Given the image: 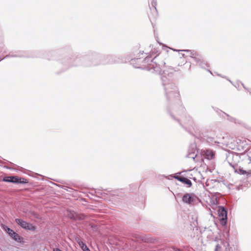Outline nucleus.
Masks as SVG:
<instances>
[{"instance_id": "f257e3e1", "label": "nucleus", "mask_w": 251, "mask_h": 251, "mask_svg": "<svg viewBox=\"0 0 251 251\" xmlns=\"http://www.w3.org/2000/svg\"><path fill=\"white\" fill-rule=\"evenodd\" d=\"M0 225H1L2 229L10 236V237L15 241L22 243L23 242V238L21 237L18 233L15 232L13 230L11 229L7 226L1 223L0 221Z\"/></svg>"}, {"instance_id": "f03ea898", "label": "nucleus", "mask_w": 251, "mask_h": 251, "mask_svg": "<svg viewBox=\"0 0 251 251\" xmlns=\"http://www.w3.org/2000/svg\"><path fill=\"white\" fill-rule=\"evenodd\" d=\"M3 181L14 183H27L28 182L26 179L18 176H5L3 178Z\"/></svg>"}, {"instance_id": "7ed1b4c3", "label": "nucleus", "mask_w": 251, "mask_h": 251, "mask_svg": "<svg viewBox=\"0 0 251 251\" xmlns=\"http://www.w3.org/2000/svg\"><path fill=\"white\" fill-rule=\"evenodd\" d=\"M66 217L71 219H74L75 220H82L85 218V217L83 214H76L74 211L70 210H67L65 214Z\"/></svg>"}, {"instance_id": "20e7f679", "label": "nucleus", "mask_w": 251, "mask_h": 251, "mask_svg": "<svg viewBox=\"0 0 251 251\" xmlns=\"http://www.w3.org/2000/svg\"><path fill=\"white\" fill-rule=\"evenodd\" d=\"M130 237L132 240L135 242H148V239L145 236L138 234V233H132L130 235Z\"/></svg>"}, {"instance_id": "39448f33", "label": "nucleus", "mask_w": 251, "mask_h": 251, "mask_svg": "<svg viewBox=\"0 0 251 251\" xmlns=\"http://www.w3.org/2000/svg\"><path fill=\"white\" fill-rule=\"evenodd\" d=\"M18 224L24 228L30 230H34L35 227L32 224L28 223L26 221H18Z\"/></svg>"}, {"instance_id": "423d86ee", "label": "nucleus", "mask_w": 251, "mask_h": 251, "mask_svg": "<svg viewBox=\"0 0 251 251\" xmlns=\"http://www.w3.org/2000/svg\"><path fill=\"white\" fill-rule=\"evenodd\" d=\"M218 213L219 216V220H227V211L222 206L218 207Z\"/></svg>"}, {"instance_id": "0eeeda50", "label": "nucleus", "mask_w": 251, "mask_h": 251, "mask_svg": "<svg viewBox=\"0 0 251 251\" xmlns=\"http://www.w3.org/2000/svg\"><path fill=\"white\" fill-rule=\"evenodd\" d=\"M218 227L221 226L225 231H228L227 221H213Z\"/></svg>"}, {"instance_id": "6e6552de", "label": "nucleus", "mask_w": 251, "mask_h": 251, "mask_svg": "<svg viewBox=\"0 0 251 251\" xmlns=\"http://www.w3.org/2000/svg\"><path fill=\"white\" fill-rule=\"evenodd\" d=\"M191 56L193 58H194L195 59V60L196 61V62L200 65L203 62V59L197 52H195V51L192 52Z\"/></svg>"}, {"instance_id": "1a4fd4ad", "label": "nucleus", "mask_w": 251, "mask_h": 251, "mask_svg": "<svg viewBox=\"0 0 251 251\" xmlns=\"http://www.w3.org/2000/svg\"><path fill=\"white\" fill-rule=\"evenodd\" d=\"M203 155L208 160H211L214 158L215 153L212 150H207L203 151Z\"/></svg>"}, {"instance_id": "9d476101", "label": "nucleus", "mask_w": 251, "mask_h": 251, "mask_svg": "<svg viewBox=\"0 0 251 251\" xmlns=\"http://www.w3.org/2000/svg\"><path fill=\"white\" fill-rule=\"evenodd\" d=\"M182 201L188 204H191L194 201V198L189 194H185L183 198Z\"/></svg>"}, {"instance_id": "9b49d317", "label": "nucleus", "mask_w": 251, "mask_h": 251, "mask_svg": "<svg viewBox=\"0 0 251 251\" xmlns=\"http://www.w3.org/2000/svg\"><path fill=\"white\" fill-rule=\"evenodd\" d=\"M175 178L177 179L178 180L180 181V182H182L188 185L189 186H191L192 185V182L191 180L186 177L176 176H175Z\"/></svg>"}, {"instance_id": "f8f14e48", "label": "nucleus", "mask_w": 251, "mask_h": 251, "mask_svg": "<svg viewBox=\"0 0 251 251\" xmlns=\"http://www.w3.org/2000/svg\"><path fill=\"white\" fill-rule=\"evenodd\" d=\"M76 241L77 243L79 245L80 247L83 251H85V250L86 251L88 249H89L86 245L84 243H83L80 239H77Z\"/></svg>"}, {"instance_id": "ddd939ff", "label": "nucleus", "mask_w": 251, "mask_h": 251, "mask_svg": "<svg viewBox=\"0 0 251 251\" xmlns=\"http://www.w3.org/2000/svg\"><path fill=\"white\" fill-rule=\"evenodd\" d=\"M224 246L226 247L225 251H230L231 247H229V244L228 242L225 243Z\"/></svg>"}, {"instance_id": "4468645a", "label": "nucleus", "mask_w": 251, "mask_h": 251, "mask_svg": "<svg viewBox=\"0 0 251 251\" xmlns=\"http://www.w3.org/2000/svg\"><path fill=\"white\" fill-rule=\"evenodd\" d=\"M240 172L242 174H250L251 173V169H249L248 170H243L242 169H240Z\"/></svg>"}, {"instance_id": "2eb2a0df", "label": "nucleus", "mask_w": 251, "mask_h": 251, "mask_svg": "<svg viewBox=\"0 0 251 251\" xmlns=\"http://www.w3.org/2000/svg\"><path fill=\"white\" fill-rule=\"evenodd\" d=\"M220 249H221V246L219 244H217L216 246V247L215 249V251H220Z\"/></svg>"}, {"instance_id": "dca6fc26", "label": "nucleus", "mask_w": 251, "mask_h": 251, "mask_svg": "<svg viewBox=\"0 0 251 251\" xmlns=\"http://www.w3.org/2000/svg\"><path fill=\"white\" fill-rule=\"evenodd\" d=\"M91 227L94 229H96L97 228V226L95 225H91Z\"/></svg>"}, {"instance_id": "f3484780", "label": "nucleus", "mask_w": 251, "mask_h": 251, "mask_svg": "<svg viewBox=\"0 0 251 251\" xmlns=\"http://www.w3.org/2000/svg\"><path fill=\"white\" fill-rule=\"evenodd\" d=\"M53 251H62L61 250H60L59 248H54Z\"/></svg>"}, {"instance_id": "a211bd4d", "label": "nucleus", "mask_w": 251, "mask_h": 251, "mask_svg": "<svg viewBox=\"0 0 251 251\" xmlns=\"http://www.w3.org/2000/svg\"><path fill=\"white\" fill-rule=\"evenodd\" d=\"M174 251H181L179 249H176V250H174Z\"/></svg>"}, {"instance_id": "6ab92c4d", "label": "nucleus", "mask_w": 251, "mask_h": 251, "mask_svg": "<svg viewBox=\"0 0 251 251\" xmlns=\"http://www.w3.org/2000/svg\"><path fill=\"white\" fill-rule=\"evenodd\" d=\"M85 251H90V250L89 249H88L87 250H85Z\"/></svg>"}, {"instance_id": "aec40b11", "label": "nucleus", "mask_w": 251, "mask_h": 251, "mask_svg": "<svg viewBox=\"0 0 251 251\" xmlns=\"http://www.w3.org/2000/svg\"><path fill=\"white\" fill-rule=\"evenodd\" d=\"M196 222L197 224H198V220H196Z\"/></svg>"}]
</instances>
